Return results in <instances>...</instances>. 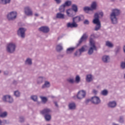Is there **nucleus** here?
<instances>
[{
    "label": "nucleus",
    "mask_w": 125,
    "mask_h": 125,
    "mask_svg": "<svg viewBox=\"0 0 125 125\" xmlns=\"http://www.w3.org/2000/svg\"><path fill=\"white\" fill-rule=\"evenodd\" d=\"M120 15V10L114 9L110 14V20L112 24L118 23V16Z\"/></svg>",
    "instance_id": "nucleus-1"
},
{
    "label": "nucleus",
    "mask_w": 125,
    "mask_h": 125,
    "mask_svg": "<svg viewBox=\"0 0 125 125\" xmlns=\"http://www.w3.org/2000/svg\"><path fill=\"white\" fill-rule=\"evenodd\" d=\"M92 38H95L94 34H92L90 39L89 42L90 47L88 51V54L89 55H91V54L93 53V51H94V50H97L96 46L95 45V42L94 41H93Z\"/></svg>",
    "instance_id": "nucleus-2"
},
{
    "label": "nucleus",
    "mask_w": 125,
    "mask_h": 125,
    "mask_svg": "<svg viewBox=\"0 0 125 125\" xmlns=\"http://www.w3.org/2000/svg\"><path fill=\"white\" fill-rule=\"evenodd\" d=\"M16 49V44L14 42H10L7 44L6 50L9 53H13Z\"/></svg>",
    "instance_id": "nucleus-3"
},
{
    "label": "nucleus",
    "mask_w": 125,
    "mask_h": 125,
    "mask_svg": "<svg viewBox=\"0 0 125 125\" xmlns=\"http://www.w3.org/2000/svg\"><path fill=\"white\" fill-rule=\"evenodd\" d=\"M7 18L8 20H15L17 18V12L13 11L9 13L7 15Z\"/></svg>",
    "instance_id": "nucleus-4"
},
{
    "label": "nucleus",
    "mask_w": 125,
    "mask_h": 125,
    "mask_svg": "<svg viewBox=\"0 0 125 125\" xmlns=\"http://www.w3.org/2000/svg\"><path fill=\"white\" fill-rule=\"evenodd\" d=\"M97 7V3L94 1L92 3L91 7H85L83 8L84 11H92L93 10H95Z\"/></svg>",
    "instance_id": "nucleus-5"
},
{
    "label": "nucleus",
    "mask_w": 125,
    "mask_h": 125,
    "mask_svg": "<svg viewBox=\"0 0 125 125\" xmlns=\"http://www.w3.org/2000/svg\"><path fill=\"white\" fill-rule=\"evenodd\" d=\"M2 100L4 102H8V103H12L14 101L13 98L9 95H5L2 98Z\"/></svg>",
    "instance_id": "nucleus-6"
},
{
    "label": "nucleus",
    "mask_w": 125,
    "mask_h": 125,
    "mask_svg": "<svg viewBox=\"0 0 125 125\" xmlns=\"http://www.w3.org/2000/svg\"><path fill=\"white\" fill-rule=\"evenodd\" d=\"M25 32H26V29L21 27L18 30L17 34L19 37L24 38H25Z\"/></svg>",
    "instance_id": "nucleus-7"
},
{
    "label": "nucleus",
    "mask_w": 125,
    "mask_h": 125,
    "mask_svg": "<svg viewBox=\"0 0 125 125\" xmlns=\"http://www.w3.org/2000/svg\"><path fill=\"white\" fill-rule=\"evenodd\" d=\"M92 103L95 104V105H98V104H100L101 103V100H100V98L97 96H94L91 98L90 100Z\"/></svg>",
    "instance_id": "nucleus-8"
},
{
    "label": "nucleus",
    "mask_w": 125,
    "mask_h": 125,
    "mask_svg": "<svg viewBox=\"0 0 125 125\" xmlns=\"http://www.w3.org/2000/svg\"><path fill=\"white\" fill-rule=\"evenodd\" d=\"M24 14L27 16H32L33 15V11L31 7L26 6L24 8Z\"/></svg>",
    "instance_id": "nucleus-9"
},
{
    "label": "nucleus",
    "mask_w": 125,
    "mask_h": 125,
    "mask_svg": "<svg viewBox=\"0 0 125 125\" xmlns=\"http://www.w3.org/2000/svg\"><path fill=\"white\" fill-rule=\"evenodd\" d=\"M84 97H85V91L83 90L80 91L77 95V98L80 100L84 98Z\"/></svg>",
    "instance_id": "nucleus-10"
},
{
    "label": "nucleus",
    "mask_w": 125,
    "mask_h": 125,
    "mask_svg": "<svg viewBox=\"0 0 125 125\" xmlns=\"http://www.w3.org/2000/svg\"><path fill=\"white\" fill-rule=\"evenodd\" d=\"M66 15L68 17H74L75 16V13H74V11H73V9L69 8L66 11Z\"/></svg>",
    "instance_id": "nucleus-11"
},
{
    "label": "nucleus",
    "mask_w": 125,
    "mask_h": 125,
    "mask_svg": "<svg viewBox=\"0 0 125 125\" xmlns=\"http://www.w3.org/2000/svg\"><path fill=\"white\" fill-rule=\"evenodd\" d=\"M107 106L109 108H111L112 109L115 108L117 106V102L115 101H110L107 104Z\"/></svg>",
    "instance_id": "nucleus-12"
},
{
    "label": "nucleus",
    "mask_w": 125,
    "mask_h": 125,
    "mask_svg": "<svg viewBox=\"0 0 125 125\" xmlns=\"http://www.w3.org/2000/svg\"><path fill=\"white\" fill-rule=\"evenodd\" d=\"M94 18L95 19L93 21V23H94V24H101L100 21H99V16H98V13L95 14Z\"/></svg>",
    "instance_id": "nucleus-13"
},
{
    "label": "nucleus",
    "mask_w": 125,
    "mask_h": 125,
    "mask_svg": "<svg viewBox=\"0 0 125 125\" xmlns=\"http://www.w3.org/2000/svg\"><path fill=\"white\" fill-rule=\"evenodd\" d=\"M87 37V35H86V34H84L79 40V43L77 44V46H79L80 44H81V43L83 42H84V41L86 40Z\"/></svg>",
    "instance_id": "nucleus-14"
},
{
    "label": "nucleus",
    "mask_w": 125,
    "mask_h": 125,
    "mask_svg": "<svg viewBox=\"0 0 125 125\" xmlns=\"http://www.w3.org/2000/svg\"><path fill=\"white\" fill-rule=\"evenodd\" d=\"M67 28H78V24L77 23L74 22V21L72 23L68 22L66 25Z\"/></svg>",
    "instance_id": "nucleus-15"
},
{
    "label": "nucleus",
    "mask_w": 125,
    "mask_h": 125,
    "mask_svg": "<svg viewBox=\"0 0 125 125\" xmlns=\"http://www.w3.org/2000/svg\"><path fill=\"white\" fill-rule=\"evenodd\" d=\"M56 18L58 19H64L65 18V14L63 12H60L56 14Z\"/></svg>",
    "instance_id": "nucleus-16"
},
{
    "label": "nucleus",
    "mask_w": 125,
    "mask_h": 125,
    "mask_svg": "<svg viewBox=\"0 0 125 125\" xmlns=\"http://www.w3.org/2000/svg\"><path fill=\"white\" fill-rule=\"evenodd\" d=\"M51 112V110L49 108H44L43 110L41 111V113L42 114V115H48L49 113Z\"/></svg>",
    "instance_id": "nucleus-17"
},
{
    "label": "nucleus",
    "mask_w": 125,
    "mask_h": 125,
    "mask_svg": "<svg viewBox=\"0 0 125 125\" xmlns=\"http://www.w3.org/2000/svg\"><path fill=\"white\" fill-rule=\"evenodd\" d=\"M77 106L75 103H70L68 104V109L69 110H76Z\"/></svg>",
    "instance_id": "nucleus-18"
},
{
    "label": "nucleus",
    "mask_w": 125,
    "mask_h": 125,
    "mask_svg": "<svg viewBox=\"0 0 125 125\" xmlns=\"http://www.w3.org/2000/svg\"><path fill=\"white\" fill-rule=\"evenodd\" d=\"M83 16H77L73 18V22L74 23H79L80 21H82V18Z\"/></svg>",
    "instance_id": "nucleus-19"
},
{
    "label": "nucleus",
    "mask_w": 125,
    "mask_h": 125,
    "mask_svg": "<svg viewBox=\"0 0 125 125\" xmlns=\"http://www.w3.org/2000/svg\"><path fill=\"white\" fill-rule=\"evenodd\" d=\"M40 31L43 32V33H48L49 32V28L46 26L41 27L39 28Z\"/></svg>",
    "instance_id": "nucleus-20"
},
{
    "label": "nucleus",
    "mask_w": 125,
    "mask_h": 125,
    "mask_svg": "<svg viewBox=\"0 0 125 125\" xmlns=\"http://www.w3.org/2000/svg\"><path fill=\"white\" fill-rule=\"evenodd\" d=\"M49 87H50V82L45 81L44 84L42 86V88H48Z\"/></svg>",
    "instance_id": "nucleus-21"
},
{
    "label": "nucleus",
    "mask_w": 125,
    "mask_h": 125,
    "mask_svg": "<svg viewBox=\"0 0 125 125\" xmlns=\"http://www.w3.org/2000/svg\"><path fill=\"white\" fill-rule=\"evenodd\" d=\"M44 79V77L42 76H40L37 78V83L38 84H41L43 83V80Z\"/></svg>",
    "instance_id": "nucleus-22"
},
{
    "label": "nucleus",
    "mask_w": 125,
    "mask_h": 125,
    "mask_svg": "<svg viewBox=\"0 0 125 125\" xmlns=\"http://www.w3.org/2000/svg\"><path fill=\"white\" fill-rule=\"evenodd\" d=\"M109 60H110V57H109V56L104 55L103 56L102 61L104 63H108V61H109Z\"/></svg>",
    "instance_id": "nucleus-23"
},
{
    "label": "nucleus",
    "mask_w": 125,
    "mask_h": 125,
    "mask_svg": "<svg viewBox=\"0 0 125 125\" xmlns=\"http://www.w3.org/2000/svg\"><path fill=\"white\" fill-rule=\"evenodd\" d=\"M8 113L7 111H4L0 113V118L2 119H4L7 117Z\"/></svg>",
    "instance_id": "nucleus-24"
},
{
    "label": "nucleus",
    "mask_w": 125,
    "mask_h": 125,
    "mask_svg": "<svg viewBox=\"0 0 125 125\" xmlns=\"http://www.w3.org/2000/svg\"><path fill=\"white\" fill-rule=\"evenodd\" d=\"M93 80L91 74L87 75L86 76V81L87 83H90Z\"/></svg>",
    "instance_id": "nucleus-25"
},
{
    "label": "nucleus",
    "mask_w": 125,
    "mask_h": 125,
    "mask_svg": "<svg viewBox=\"0 0 125 125\" xmlns=\"http://www.w3.org/2000/svg\"><path fill=\"white\" fill-rule=\"evenodd\" d=\"M11 1V0H0V4H8Z\"/></svg>",
    "instance_id": "nucleus-26"
},
{
    "label": "nucleus",
    "mask_w": 125,
    "mask_h": 125,
    "mask_svg": "<svg viewBox=\"0 0 125 125\" xmlns=\"http://www.w3.org/2000/svg\"><path fill=\"white\" fill-rule=\"evenodd\" d=\"M75 49H76L75 47L68 48L66 50V53H67V54H71V53H72L74 52Z\"/></svg>",
    "instance_id": "nucleus-27"
},
{
    "label": "nucleus",
    "mask_w": 125,
    "mask_h": 125,
    "mask_svg": "<svg viewBox=\"0 0 125 125\" xmlns=\"http://www.w3.org/2000/svg\"><path fill=\"white\" fill-rule=\"evenodd\" d=\"M25 65H28L29 66H31V65L33 64V62H32V59L27 58L25 62Z\"/></svg>",
    "instance_id": "nucleus-28"
},
{
    "label": "nucleus",
    "mask_w": 125,
    "mask_h": 125,
    "mask_svg": "<svg viewBox=\"0 0 125 125\" xmlns=\"http://www.w3.org/2000/svg\"><path fill=\"white\" fill-rule=\"evenodd\" d=\"M105 45L110 48L114 47V44L110 41H106L105 42Z\"/></svg>",
    "instance_id": "nucleus-29"
},
{
    "label": "nucleus",
    "mask_w": 125,
    "mask_h": 125,
    "mask_svg": "<svg viewBox=\"0 0 125 125\" xmlns=\"http://www.w3.org/2000/svg\"><path fill=\"white\" fill-rule=\"evenodd\" d=\"M65 7H66L63 4L61 5L59 8L60 12H62L64 13L65 12Z\"/></svg>",
    "instance_id": "nucleus-30"
},
{
    "label": "nucleus",
    "mask_w": 125,
    "mask_h": 125,
    "mask_svg": "<svg viewBox=\"0 0 125 125\" xmlns=\"http://www.w3.org/2000/svg\"><path fill=\"white\" fill-rule=\"evenodd\" d=\"M45 120L47 122H49L51 120V115L50 114H46L44 116Z\"/></svg>",
    "instance_id": "nucleus-31"
},
{
    "label": "nucleus",
    "mask_w": 125,
    "mask_h": 125,
    "mask_svg": "<svg viewBox=\"0 0 125 125\" xmlns=\"http://www.w3.org/2000/svg\"><path fill=\"white\" fill-rule=\"evenodd\" d=\"M73 11H74L75 13L76 12H78V6L76 4H73L72 5V8Z\"/></svg>",
    "instance_id": "nucleus-32"
},
{
    "label": "nucleus",
    "mask_w": 125,
    "mask_h": 125,
    "mask_svg": "<svg viewBox=\"0 0 125 125\" xmlns=\"http://www.w3.org/2000/svg\"><path fill=\"white\" fill-rule=\"evenodd\" d=\"M56 49L58 51H61L63 49V47L62 46V43H60L57 45L56 47Z\"/></svg>",
    "instance_id": "nucleus-33"
},
{
    "label": "nucleus",
    "mask_w": 125,
    "mask_h": 125,
    "mask_svg": "<svg viewBox=\"0 0 125 125\" xmlns=\"http://www.w3.org/2000/svg\"><path fill=\"white\" fill-rule=\"evenodd\" d=\"M63 4L65 6V7L66 6H70L72 4V1L69 0H67Z\"/></svg>",
    "instance_id": "nucleus-34"
},
{
    "label": "nucleus",
    "mask_w": 125,
    "mask_h": 125,
    "mask_svg": "<svg viewBox=\"0 0 125 125\" xmlns=\"http://www.w3.org/2000/svg\"><path fill=\"white\" fill-rule=\"evenodd\" d=\"M31 99L32 100L34 101V102H38V96L37 95H32L31 96Z\"/></svg>",
    "instance_id": "nucleus-35"
},
{
    "label": "nucleus",
    "mask_w": 125,
    "mask_h": 125,
    "mask_svg": "<svg viewBox=\"0 0 125 125\" xmlns=\"http://www.w3.org/2000/svg\"><path fill=\"white\" fill-rule=\"evenodd\" d=\"M85 48H86V45H84L81 48L79 49V51L81 53H83L84 51H85Z\"/></svg>",
    "instance_id": "nucleus-36"
},
{
    "label": "nucleus",
    "mask_w": 125,
    "mask_h": 125,
    "mask_svg": "<svg viewBox=\"0 0 125 125\" xmlns=\"http://www.w3.org/2000/svg\"><path fill=\"white\" fill-rule=\"evenodd\" d=\"M75 82L76 83H79L80 82H81V77H80V76L77 75L75 78Z\"/></svg>",
    "instance_id": "nucleus-37"
},
{
    "label": "nucleus",
    "mask_w": 125,
    "mask_h": 125,
    "mask_svg": "<svg viewBox=\"0 0 125 125\" xmlns=\"http://www.w3.org/2000/svg\"><path fill=\"white\" fill-rule=\"evenodd\" d=\"M100 28H101V23H99L98 24H96L95 28V31H98L100 29Z\"/></svg>",
    "instance_id": "nucleus-38"
},
{
    "label": "nucleus",
    "mask_w": 125,
    "mask_h": 125,
    "mask_svg": "<svg viewBox=\"0 0 125 125\" xmlns=\"http://www.w3.org/2000/svg\"><path fill=\"white\" fill-rule=\"evenodd\" d=\"M81 54H82V53L80 52L79 50H77L76 51V52L74 53L75 56H76L77 57H79L81 56Z\"/></svg>",
    "instance_id": "nucleus-39"
},
{
    "label": "nucleus",
    "mask_w": 125,
    "mask_h": 125,
    "mask_svg": "<svg viewBox=\"0 0 125 125\" xmlns=\"http://www.w3.org/2000/svg\"><path fill=\"white\" fill-rule=\"evenodd\" d=\"M41 98L42 101V102H43V103H46V102H47V98H46V97H41Z\"/></svg>",
    "instance_id": "nucleus-40"
},
{
    "label": "nucleus",
    "mask_w": 125,
    "mask_h": 125,
    "mask_svg": "<svg viewBox=\"0 0 125 125\" xmlns=\"http://www.w3.org/2000/svg\"><path fill=\"white\" fill-rule=\"evenodd\" d=\"M121 49H122V47L121 46H117L115 48L116 53H118V52H119Z\"/></svg>",
    "instance_id": "nucleus-41"
},
{
    "label": "nucleus",
    "mask_w": 125,
    "mask_h": 125,
    "mask_svg": "<svg viewBox=\"0 0 125 125\" xmlns=\"http://www.w3.org/2000/svg\"><path fill=\"white\" fill-rule=\"evenodd\" d=\"M14 94L16 97H19V96H20V92H19V91H15Z\"/></svg>",
    "instance_id": "nucleus-42"
},
{
    "label": "nucleus",
    "mask_w": 125,
    "mask_h": 125,
    "mask_svg": "<svg viewBox=\"0 0 125 125\" xmlns=\"http://www.w3.org/2000/svg\"><path fill=\"white\" fill-rule=\"evenodd\" d=\"M67 82L70 83H75V80H74V79L73 78H69L67 79Z\"/></svg>",
    "instance_id": "nucleus-43"
},
{
    "label": "nucleus",
    "mask_w": 125,
    "mask_h": 125,
    "mask_svg": "<svg viewBox=\"0 0 125 125\" xmlns=\"http://www.w3.org/2000/svg\"><path fill=\"white\" fill-rule=\"evenodd\" d=\"M102 94L103 95H104V96H106L107 94H108V91L107 90H104L102 91Z\"/></svg>",
    "instance_id": "nucleus-44"
},
{
    "label": "nucleus",
    "mask_w": 125,
    "mask_h": 125,
    "mask_svg": "<svg viewBox=\"0 0 125 125\" xmlns=\"http://www.w3.org/2000/svg\"><path fill=\"white\" fill-rule=\"evenodd\" d=\"M98 13L99 18V17H103V15H104L103 12L100 11V12H98V13Z\"/></svg>",
    "instance_id": "nucleus-45"
},
{
    "label": "nucleus",
    "mask_w": 125,
    "mask_h": 125,
    "mask_svg": "<svg viewBox=\"0 0 125 125\" xmlns=\"http://www.w3.org/2000/svg\"><path fill=\"white\" fill-rule=\"evenodd\" d=\"M121 68L122 69H125V62H122L121 63Z\"/></svg>",
    "instance_id": "nucleus-46"
},
{
    "label": "nucleus",
    "mask_w": 125,
    "mask_h": 125,
    "mask_svg": "<svg viewBox=\"0 0 125 125\" xmlns=\"http://www.w3.org/2000/svg\"><path fill=\"white\" fill-rule=\"evenodd\" d=\"M92 93H93L94 94H97V93H98V91H97V90L94 89L92 90Z\"/></svg>",
    "instance_id": "nucleus-47"
},
{
    "label": "nucleus",
    "mask_w": 125,
    "mask_h": 125,
    "mask_svg": "<svg viewBox=\"0 0 125 125\" xmlns=\"http://www.w3.org/2000/svg\"><path fill=\"white\" fill-rule=\"evenodd\" d=\"M24 117H20V122L21 123H23V122H24Z\"/></svg>",
    "instance_id": "nucleus-48"
},
{
    "label": "nucleus",
    "mask_w": 125,
    "mask_h": 125,
    "mask_svg": "<svg viewBox=\"0 0 125 125\" xmlns=\"http://www.w3.org/2000/svg\"><path fill=\"white\" fill-rule=\"evenodd\" d=\"M84 24H85L86 25H88V24H89V21H88V20H85L84 21Z\"/></svg>",
    "instance_id": "nucleus-49"
},
{
    "label": "nucleus",
    "mask_w": 125,
    "mask_h": 125,
    "mask_svg": "<svg viewBox=\"0 0 125 125\" xmlns=\"http://www.w3.org/2000/svg\"><path fill=\"white\" fill-rule=\"evenodd\" d=\"M119 122L120 123H124V118L123 117H120Z\"/></svg>",
    "instance_id": "nucleus-50"
},
{
    "label": "nucleus",
    "mask_w": 125,
    "mask_h": 125,
    "mask_svg": "<svg viewBox=\"0 0 125 125\" xmlns=\"http://www.w3.org/2000/svg\"><path fill=\"white\" fill-rule=\"evenodd\" d=\"M55 1H56V2H57V3H58V4H59V3H61L62 0H55Z\"/></svg>",
    "instance_id": "nucleus-51"
},
{
    "label": "nucleus",
    "mask_w": 125,
    "mask_h": 125,
    "mask_svg": "<svg viewBox=\"0 0 125 125\" xmlns=\"http://www.w3.org/2000/svg\"><path fill=\"white\" fill-rule=\"evenodd\" d=\"M54 103L56 107H58V104H57V102H54Z\"/></svg>",
    "instance_id": "nucleus-52"
},
{
    "label": "nucleus",
    "mask_w": 125,
    "mask_h": 125,
    "mask_svg": "<svg viewBox=\"0 0 125 125\" xmlns=\"http://www.w3.org/2000/svg\"><path fill=\"white\" fill-rule=\"evenodd\" d=\"M4 74L5 75H8V71H4Z\"/></svg>",
    "instance_id": "nucleus-53"
},
{
    "label": "nucleus",
    "mask_w": 125,
    "mask_h": 125,
    "mask_svg": "<svg viewBox=\"0 0 125 125\" xmlns=\"http://www.w3.org/2000/svg\"><path fill=\"white\" fill-rule=\"evenodd\" d=\"M3 122L4 124H7V121H6V120H4L3 121Z\"/></svg>",
    "instance_id": "nucleus-54"
},
{
    "label": "nucleus",
    "mask_w": 125,
    "mask_h": 125,
    "mask_svg": "<svg viewBox=\"0 0 125 125\" xmlns=\"http://www.w3.org/2000/svg\"><path fill=\"white\" fill-rule=\"evenodd\" d=\"M35 16H36V17H38L39 16V14H35Z\"/></svg>",
    "instance_id": "nucleus-55"
},
{
    "label": "nucleus",
    "mask_w": 125,
    "mask_h": 125,
    "mask_svg": "<svg viewBox=\"0 0 125 125\" xmlns=\"http://www.w3.org/2000/svg\"><path fill=\"white\" fill-rule=\"evenodd\" d=\"M123 50L124 52L125 53V45H124V46L123 47Z\"/></svg>",
    "instance_id": "nucleus-56"
},
{
    "label": "nucleus",
    "mask_w": 125,
    "mask_h": 125,
    "mask_svg": "<svg viewBox=\"0 0 125 125\" xmlns=\"http://www.w3.org/2000/svg\"><path fill=\"white\" fill-rule=\"evenodd\" d=\"M1 124H2V121L0 119V125H1Z\"/></svg>",
    "instance_id": "nucleus-57"
},
{
    "label": "nucleus",
    "mask_w": 125,
    "mask_h": 125,
    "mask_svg": "<svg viewBox=\"0 0 125 125\" xmlns=\"http://www.w3.org/2000/svg\"><path fill=\"white\" fill-rule=\"evenodd\" d=\"M14 84H16V83H17V82L14 81Z\"/></svg>",
    "instance_id": "nucleus-58"
},
{
    "label": "nucleus",
    "mask_w": 125,
    "mask_h": 125,
    "mask_svg": "<svg viewBox=\"0 0 125 125\" xmlns=\"http://www.w3.org/2000/svg\"><path fill=\"white\" fill-rule=\"evenodd\" d=\"M112 125H118V124H116V123H113Z\"/></svg>",
    "instance_id": "nucleus-59"
},
{
    "label": "nucleus",
    "mask_w": 125,
    "mask_h": 125,
    "mask_svg": "<svg viewBox=\"0 0 125 125\" xmlns=\"http://www.w3.org/2000/svg\"><path fill=\"white\" fill-rule=\"evenodd\" d=\"M52 98H54V97H53V96H52Z\"/></svg>",
    "instance_id": "nucleus-60"
},
{
    "label": "nucleus",
    "mask_w": 125,
    "mask_h": 125,
    "mask_svg": "<svg viewBox=\"0 0 125 125\" xmlns=\"http://www.w3.org/2000/svg\"><path fill=\"white\" fill-rule=\"evenodd\" d=\"M124 78L125 79V74L124 75Z\"/></svg>",
    "instance_id": "nucleus-61"
},
{
    "label": "nucleus",
    "mask_w": 125,
    "mask_h": 125,
    "mask_svg": "<svg viewBox=\"0 0 125 125\" xmlns=\"http://www.w3.org/2000/svg\"><path fill=\"white\" fill-rule=\"evenodd\" d=\"M0 73H1V71L0 70Z\"/></svg>",
    "instance_id": "nucleus-62"
}]
</instances>
